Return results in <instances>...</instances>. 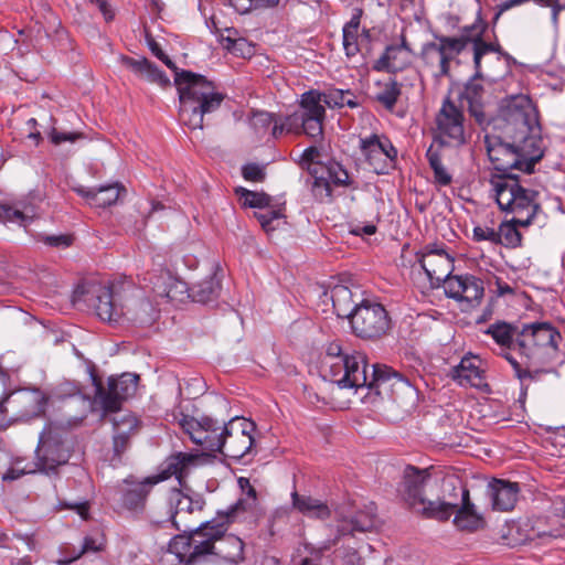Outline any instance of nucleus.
I'll return each instance as SVG.
<instances>
[{"label":"nucleus","mask_w":565,"mask_h":565,"mask_svg":"<svg viewBox=\"0 0 565 565\" xmlns=\"http://www.w3.org/2000/svg\"><path fill=\"white\" fill-rule=\"evenodd\" d=\"M122 64L140 79L166 87L170 84L168 76L146 57H121Z\"/></svg>","instance_id":"obj_31"},{"label":"nucleus","mask_w":565,"mask_h":565,"mask_svg":"<svg viewBox=\"0 0 565 565\" xmlns=\"http://www.w3.org/2000/svg\"><path fill=\"white\" fill-rule=\"evenodd\" d=\"M362 11L358 10L351 20L344 24L342 30L343 49L348 57L355 56L359 51V29L361 24Z\"/></svg>","instance_id":"obj_39"},{"label":"nucleus","mask_w":565,"mask_h":565,"mask_svg":"<svg viewBox=\"0 0 565 565\" xmlns=\"http://www.w3.org/2000/svg\"><path fill=\"white\" fill-rule=\"evenodd\" d=\"M21 463L22 461H17L12 467H10L4 472L2 479L4 481H13L26 473H34L39 471L38 468L34 466V462L32 465H25L23 467H21Z\"/></svg>","instance_id":"obj_54"},{"label":"nucleus","mask_w":565,"mask_h":565,"mask_svg":"<svg viewBox=\"0 0 565 565\" xmlns=\"http://www.w3.org/2000/svg\"><path fill=\"white\" fill-rule=\"evenodd\" d=\"M76 192L83 196L89 205L104 209L115 204L120 195L126 192V189L116 182L99 188H78Z\"/></svg>","instance_id":"obj_27"},{"label":"nucleus","mask_w":565,"mask_h":565,"mask_svg":"<svg viewBox=\"0 0 565 565\" xmlns=\"http://www.w3.org/2000/svg\"><path fill=\"white\" fill-rule=\"evenodd\" d=\"M81 137H82V134H79V132H61V131L56 130L55 128H53L50 134V139H51L52 143H54L56 146L61 145L62 142H65V141L74 142L75 140H77Z\"/></svg>","instance_id":"obj_60"},{"label":"nucleus","mask_w":565,"mask_h":565,"mask_svg":"<svg viewBox=\"0 0 565 565\" xmlns=\"http://www.w3.org/2000/svg\"><path fill=\"white\" fill-rule=\"evenodd\" d=\"M477 78L478 77L475 76L467 83L462 98L468 103L471 116H473L478 122H482L484 119L481 105L483 86L477 82Z\"/></svg>","instance_id":"obj_41"},{"label":"nucleus","mask_w":565,"mask_h":565,"mask_svg":"<svg viewBox=\"0 0 565 565\" xmlns=\"http://www.w3.org/2000/svg\"><path fill=\"white\" fill-rule=\"evenodd\" d=\"M524 526L530 527L529 530H526L527 541L550 540L556 537V535L553 534L552 532L541 529V526L531 525L530 522L525 523Z\"/></svg>","instance_id":"obj_59"},{"label":"nucleus","mask_w":565,"mask_h":565,"mask_svg":"<svg viewBox=\"0 0 565 565\" xmlns=\"http://www.w3.org/2000/svg\"><path fill=\"white\" fill-rule=\"evenodd\" d=\"M129 440H130L129 436H124V435L114 433L113 448H114V455L116 457L120 458L121 455L128 449Z\"/></svg>","instance_id":"obj_61"},{"label":"nucleus","mask_w":565,"mask_h":565,"mask_svg":"<svg viewBox=\"0 0 565 565\" xmlns=\"http://www.w3.org/2000/svg\"><path fill=\"white\" fill-rule=\"evenodd\" d=\"M103 14L106 22H110L115 18V10L107 0H89Z\"/></svg>","instance_id":"obj_62"},{"label":"nucleus","mask_w":565,"mask_h":565,"mask_svg":"<svg viewBox=\"0 0 565 565\" xmlns=\"http://www.w3.org/2000/svg\"><path fill=\"white\" fill-rule=\"evenodd\" d=\"M255 216L262 225L263 230L269 233L276 230L274 222L278 221L284 215L280 210H267L264 212L255 213Z\"/></svg>","instance_id":"obj_51"},{"label":"nucleus","mask_w":565,"mask_h":565,"mask_svg":"<svg viewBox=\"0 0 565 565\" xmlns=\"http://www.w3.org/2000/svg\"><path fill=\"white\" fill-rule=\"evenodd\" d=\"M183 534L175 535L169 543V552L174 554L180 562L185 565H195L194 559L191 558L192 554V540L191 529L185 526L181 527Z\"/></svg>","instance_id":"obj_42"},{"label":"nucleus","mask_w":565,"mask_h":565,"mask_svg":"<svg viewBox=\"0 0 565 565\" xmlns=\"http://www.w3.org/2000/svg\"><path fill=\"white\" fill-rule=\"evenodd\" d=\"M47 403L45 394L38 390H18L11 392L0 403V414L11 420H29L41 416Z\"/></svg>","instance_id":"obj_12"},{"label":"nucleus","mask_w":565,"mask_h":565,"mask_svg":"<svg viewBox=\"0 0 565 565\" xmlns=\"http://www.w3.org/2000/svg\"><path fill=\"white\" fill-rule=\"evenodd\" d=\"M322 367L324 376L341 388L367 387L379 395L383 392L394 395L395 387L408 392L413 390L406 379L386 365L373 364L372 375L369 377L365 354L344 350L339 340L327 345Z\"/></svg>","instance_id":"obj_2"},{"label":"nucleus","mask_w":565,"mask_h":565,"mask_svg":"<svg viewBox=\"0 0 565 565\" xmlns=\"http://www.w3.org/2000/svg\"><path fill=\"white\" fill-rule=\"evenodd\" d=\"M353 333L363 340H377L391 329V319L385 308L377 302L362 300L351 317Z\"/></svg>","instance_id":"obj_11"},{"label":"nucleus","mask_w":565,"mask_h":565,"mask_svg":"<svg viewBox=\"0 0 565 565\" xmlns=\"http://www.w3.org/2000/svg\"><path fill=\"white\" fill-rule=\"evenodd\" d=\"M520 487L516 482L493 479L487 487V494L491 500L492 509L497 511H511L518 501Z\"/></svg>","instance_id":"obj_25"},{"label":"nucleus","mask_w":565,"mask_h":565,"mask_svg":"<svg viewBox=\"0 0 565 565\" xmlns=\"http://www.w3.org/2000/svg\"><path fill=\"white\" fill-rule=\"evenodd\" d=\"M242 175L246 181L263 182L266 178L265 166L247 163L242 168Z\"/></svg>","instance_id":"obj_56"},{"label":"nucleus","mask_w":565,"mask_h":565,"mask_svg":"<svg viewBox=\"0 0 565 565\" xmlns=\"http://www.w3.org/2000/svg\"><path fill=\"white\" fill-rule=\"evenodd\" d=\"M436 127L441 143L461 146L468 141L469 132L463 111L449 98L444 100L436 115Z\"/></svg>","instance_id":"obj_15"},{"label":"nucleus","mask_w":565,"mask_h":565,"mask_svg":"<svg viewBox=\"0 0 565 565\" xmlns=\"http://www.w3.org/2000/svg\"><path fill=\"white\" fill-rule=\"evenodd\" d=\"M521 326L516 323L507 322L503 320H497L495 322L488 326L484 330V334L490 335L493 341L500 347V355L504 359L507 351L515 354L513 347L515 339L519 338Z\"/></svg>","instance_id":"obj_28"},{"label":"nucleus","mask_w":565,"mask_h":565,"mask_svg":"<svg viewBox=\"0 0 565 565\" xmlns=\"http://www.w3.org/2000/svg\"><path fill=\"white\" fill-rule=\"evenodd\" d=\"M95 386L94 402L82 394H74L70 401L65 403V408H71L73 404L81 406L78 415L68 416L66 422L70 426H77L86 418L88 411L93 404L98 405L104 413L117 412L121 402L135 394L139 376L134 373H124L119 377H109L108 386L105 388L102 381L92 375Z\"/></svg>","instance_id":"obj_7"},{"label":"nucleus","mask_w":565,"mask_h":565,"mask_svg":"<svg viewBox=\"0 0 565 565\" xmlns=\"http://www.w3.org/2000/svg\"><path fill=\"white\" fill-rule=\"evenodd\" d=\"M457 508V502L445 500L433 501L423 498V502H418L416 509L413 510L425 519H434L444 522L449 520Z\"/></svg>","instance_id":"obj_34"},{"label":"nucleus","mask_w":565,"mask_h":565,"mask_svg":"<svg viewBox=\"0 0 565 565\" xmlns=\"http://www.w3.org/2000/svg\"><path fill=\"white\" fill-rule=\"evenodd\" d=\"M376 87L375 100L383 105L385 109L393 110L402 94V84L394 78H390L384 82H377Z\"/></svg>","instance_id":"obj_40"},{"label":"nucleus","mask_w":565,"mask_h":565,"mask_svg":"<svg viewBox=\"0 0 565 565\" xmlns=\"http://www.w3.org/2000/svg\"><path fill=\"white\" fill-rule=\"evenodd\" d=\"M454 524L461 531L475 532L484 524L482 515L477 512L473 503L470 502L469 490L461 488V505L455 509Z\"/></svg>","instance_id":"obj_30"},{"label":"nucleus","mask_w":565,"mask_h":565,"mask_svg":"<svg viewBox=\"0 0 565 565\" xmlns=\"http://www.w3.org/2000/svg\"><path fill=\"white\" fill-rule=\"evenodd\" d=\"M67 436V431L55 424H50L43 429L34 462L40 472H55L60 466L67 463L72 452Z\"/></svg>","instance_id":"obj_10"},{"label":"nucleus","mask_w":565,"mask_h":565,"mask_svg":"<svg viewBox=\"0 0 565 565\" xmlns=\"http://www.w3.org/2000/svg\"><path fill=\"white\" fill-rule=\"evenodd\" d=\"M561 339V333L550 322L523 323L513 347L515 354L507 351L504 360L521 383L539 381L543 374L552 372L546 365L556 356Z\"/></svg>","instance_id":"obj_3"},{"label":"nucleus","mask_w":565,"mask_h":565,"mask_svg":"<svg viewBox=\"0 0 565 565\" xmlns=\"http://www.w3.org/2000/svg\"><path fill=\"white\" fill-rule=\"evenodd\" d=\"M411 50L405 41L401 44L388 45L383 55L375 62V71L398 72L409 63Z\"/></svg>","instance_id":"obj_32"},{"label":"nucleus","mask_w":565,"mask_h":565,"mask_svg":"<svg viewBox=\"0 0 565 565\" xmlns=\"http://www.w3.org/2000/svg\"><path fill=\"white\" fill-rule=\"evenodd\" d=\"M462 52L461 44L450 36H438L435 42L426 43L422 50L425 64L436 70V76H448L450 62Z\"/></svg>","instance_id":"obj_19"},{"label":"nucleus","mask_w":565,"mask_h":565,"mask_svg":"<svg viewBox=\"0 0 565 565\" xmlns=\"http://www.w3.org/2000/svg\"><path fill=\"white\" fill-rule=\"evenodd\" d=\"M435 180L440 185H448L451 182V175L447 172L443 163L431 167Z\"/></svg>","instance_id":"obj_64"},{"label":"nucleus","mask_w":565,"mask_h":565,"mask_svg":"<svg viewBox=\"0 0 565 565\" xmlns=\"http://www.w3.org/2000/svg\"><path fill=\"white\" fill-rule=\"evenodd\" d=\"M291 502L294 509L308 518L327 520L331 515V510L326 502L310 495L299 494L297 491H294L291 493Z\"/></svg>","instance_id":"obj_33"},{"label":"nucleus","mask_w":565,"mask_h":565,"mask_svg":"<svg viewBox=\"0 0 565 565\" xmlns=\"http://www.w3.org/2000/svg\"><path fill=\"white\" fill-rule=\"evenodd\" d=\"M216 543L215 556L235 564L244 559V542L238 536L225 532Z\"/></svg>","instance_id":"obj_35"},{"label":"nucleus","mask_w":565,"mask_h":565,"mask_svg":"<svg viewBox=\"0 0 565 565\" xmlns=\"http://www.w3.org/2000/svg\"><path fill=\"white\" fill-rule=\"evenodd\" d=\"M489 183L501 211L514 214L511 221L502 222L498 228L499 245L515 248L521 245L522 235L518 226L533 224L536 214L542 211L540 192L526 188L512 175H491Z\"/></svg>","instance_id":"obj_5"},{"label":"nucleus","mask_w":565,"mask_h":565,"mask_svg":"<svg viewBox=\"0 0 565 565\" xmlns=\"http://www.w3.org/2000/svg\"><path fill=\"white\" fill-rule=\"evenodd\" d=\"M500 118L505 139L486 135L488 158L499 175H512L524 184L512 171L532 173L544 156L539 111L530 97L516 95L503 102Z\"/></svg>","instance_id":"obj_1"},{"label":"nucleus","mask_w":565,"mask_h":565,"mask_svg":"<svg viewBox=\"0 0 565 565\" xmlns=\"http://www.w3.org/2000/svg\"><path fill=\"white\" fill-rule=\"evenodd\" d=\"M329 181H332L335 185L347 186L350 184L349 173L338 162H329L327 166L319 167Z\"/></svg>","instance_id":"obj_47"},{"label":"nucleus","mask_w":565,"mask_h":565,"mask_svg":"<svg viewBox=\"0 0 565 565\" xmlns=\"http://www.w3.org/2000/svg\"><path fill=\"white\" fill-rule=\"evenodd\" d=\"M321 92L311 89L301 95L300 111L291 114V120L296 121L303 134L310 138H320L323 132L326 108L322 105Z\"/></svg>","instance_id":"obj_18"},{"label":"nucleus","mask_w":565,"mask_h":565,"mask_svg":"<svg viewBox=\"0 0 565 565\" xmlns=\"http://www.w3.org/2000/svg\"><path fill=\"white\" fill-rule=\"evenodd\" d=\"M420 267L424 269L433 287L447 285L454 270V257L446 250L444 244H427L416 254Z\"/></svg>","instance_id":"obj_16"},{"label":"nucleus","mask_w":565,"mask_h":565,"mask_svg":"<svg viewBox=\"0 0 565 565\" xmlns=\"http://www.w3.org/2000/svg\"><path fill=\"white\" fill-rule=\"evenodd\" d=\"M127 298L124 303V318L138 326H150L157 317L158 310L153 303L141 292H137L130 285H127Z\"/></svg>","instance_id":"obj_22"},{"label":"nucleus","mask_w":565,"mask_h":565,"mask_svg":"<svg viewBox=\"0 0 565 565\" xmlns=\"http://www.w3.org/2000/svg\"><path fill=\"white\" fill-rule=\"evenodd\" d=\"M375 526L376 515L372 509L367 511H359L350 520H343L341 524L338 525L337 536L333 540L323 543L319 550V556L323 551L337 545L343 536L353 535L355 532H371Z\"/></svg>","instance_id":"obj_24"},{"label":"nucleus","mask_w":565,"mask_h":565,"mask_svg":"<svg viewBox=\"0 0 565 565\" xmlns=\"http://www.w3.org/2000/svg\"><path fill=\"white\" fill-rule=\"evenodd\" d=\"M198 457L188 452H178L166 459L162 470L159 475L147 477L141 480L129 476L124 479L115 490V502L118 509L127 511L132 515H140L146 510L148 497L158 482L172 476L181 480L189 473L194 466Z\"/></svg>","instance_id":"obj_6"},{"label":"nucleus","mask_w":565,"mask_h":565,"mask_svg":"<svg viewBox=\"0 0 565 565\" xmlns=\"http://www.w3.org/2000/svg\"><path fill=\"white\" fill-rule=\"evenodd\" d=\"M114 433L131 437L138 431L139 420L135 415L122 414L113 418Z\"/></svg>","instance_id":"obj_46"},{"label":"nucleus","mask_w":565,"mask_h":565,"mask_svg":"<svg viewBox=\"0 0 565 565\" xmlns=\"http://www.w3.org/2000/svg\"><path fill=\"white\" fill-rule=\"evenodd\" d=\"M271 125V135L274 138H279L285 132H294L300 129L297 122L291 120V115L286 116L281 121L276 120V118L274 117V121Z\"/></svg>","instance_id":"obj_53"},{"label":"nucleus","mask_w":565,"mask_h":565,"mask_svg":"<svg viewBox=\"0 0 565 565\" xmlns=\"http://www.w3.org/2000/svg\"><path fill=\"white\" fill-rule=\"evenodd\" d=\"M481 361L473 355H465L460 363L451 369V379L461 386H471L479 390L488 387L484 371L480 367Z\"/></svg>","instance_id":"obj_23"},{"label":"nucleus","mask_w":565,"mask_h":565,"mask_svg":"<svg viewBox=\"0 0 565 565\" xmlns=\"http://www.w3.org/2000/svg\"><path fill=\"white\" fill-rule=\"evenodd\" d=\"M274 117L275 116L273 114L267 111H256L250 118V125L256 130V132L260 134L266 131L269 126H271Z\"/></svg>","instance_id":"obj_57"},{"label":"nucleus","mask_w":565,"mask_h":565,"mask_svg":"<svg viewBox=\"0 0 565 565\" xmlns=\"http://www.w3.org/2000/svg\"><path fill=\"white\" fill-rule=\"evenodd\" d=\"M335 558L341 562V565H363V558L360 556L356 548L342 545L335 551Z\"/></svg>","instance_id":"obj_49"},{"label":"nucleus","mask_w":565,"mask_h":565,"mask_svg":"<svg viewBox=\"0 0 565 565\" xmlns=\"http://www.w3.org/2000/svg\"><path fill=\"white\" fill-rule=\"evenodd\" d=\"M225 41L226 49L236 55L245 57L253 54V46L247 43L245 39H232L227 36Z\"/></svg>","instance_id":"obj_55"},{"label":"nucleus","mask_w":565,"mask_h":565,"mask_svg":"<svg viewBox=\"0 0 565 565\" xmlns=\"http://www.w3.org/2000/svg\"><path fill=\"white\" fill-rule=\"evenodd\" d=\"M126 284H103L90 281L79 286L73 301L85 302L94 308L98 318L108 323H118L124 318V303L127 298Z\"/></svg>","instance_id":"obj_8"},{"label":"nucleus","mask_w":565,"mask_h":565,"mask_svg":"<svg viewBox=\"0 0 565 565\" xmlns=\"http://www.w3.org/2000/svg\"><path fill=\"white\" fill-rule=\"evenodd\" d=\"M102 547H103L102 541H99L98 539L92 537V536H86L83 541L82 550L75 557H73V561L77 559L81 555H83L85 553H88V552L96 553V552L100 551ZM71 562H72V559L64 561V562H61V564L66 565V564H70Z\"/></svg>","instance_id":"obj_58"},{"label":"nucleus","mask_w":565,"mask_h":565,"mask_svg":"<svg viewBox=\"0 0 565 565\" xmlns=\"http://www.w3.org/2000/svg\"><path fill=\"white\" fill-rule=\"evenodd\" d=\"M169 504L171 509V522L177 530H181L180 520L182 515L191 514L194 511H201L204 500L200 497L193 499L184 494L181 490L173 489L169 494Z\"/></svg>","instance_id":"obj_29"},{"label":"nucleus","mask_w":565,"mask_h":565,"mask_svg":"<svg viewBox=\"0 0 565 565\" xmlns=\"http://www.w3.org/2000/svg\"><path fill=\"white\" fill-rule=\"evenodd\" d=\"M473 52V66L476 70V77L482 76V58L484 55L491 53V46L487 41H481L472 45Z\"/></svg>","instance_id":"obj_52"},{"label":"nucleus","mask_w":565,"mask_h":565,"mask_svg":"<svg viewBox=\"0 0 565 565\" xmlns=\"http://www.w3.org/2000/svg\"><path fill=\"white\" fill-rule=\"evenodd\" d=\"M235 192L243 200L244 206L265 209L271 202L270 196L264 192H255L245 188H237Z\"/></svg>","instance_id":"obj_45"},{"label":"nucleus","mask_w":565,"mask_h":565,"mask_svg":"<svg viewBox=\"0 0 565 565\" xmlns=\"http://www.w3.org/2000/svg\"><path fill=\"white\" fill-rule=\"evenodd\" d=\"M146 39L151 53L175 72L174 84L179 93L181 122L190 129H202L204 115L215 111L224 100V95L204 76L190 71L179 72L160 44L150 35Z\"/></svg>","instance_id":"obj_4"},{"label":"nucleus","mask_w":565,"mask_h":565,"mask_svg":"<svg viewBox=\"0 0 565 565\" xmlns=\"http://www.w3.org/2000/svg\"><path fill=\"white\" fill-rule=\"evenodd\" d=\"M487 29L488 23L482 19L481 14L479 13L473 23L461 28L459 36L450 38L452 40L458 41L461 44L463 51L469 43L473 45L475 43L483 41V35Z\"/></svg>","instance_id":"obj_43"},{"label":"nucleus","mask_w":565,"mask_h":565,"mask_svg":"<svg viewBox=\"0 0 565 565\" xmlns=\"http://www.w3.org/2000/svg\"><path fill=\"white\" fill-rule=\"evenodd\" d=\"M143 280L149 281V286L156 297L167 298L170 301L182 300L186 292L185 282L178 280L169 273H161L159 276H150ZM145 287H148V285Z\"/></svg>","instance_id":"obj_26"},{"label":"nucleus","mask_w":565,"mask_h":565,"mask_svg":"<svg viewBox=\"0 0 565 565\" xmlns=\"http://www.w3.org/2000/svg\"><path fill=\"white\" fill-rule=\"evenodd\" d=\"M220 290V279L216 277V274H213L206 279L193 285L190 289V296L196 302L207 303L217 298Z\"/></svg>","instance_id":"obj_38"},{"label":"nucleus","mask_w":565,"mask_h":565,"mask_svg":"<svg viewBox=\"0 0 565 565\" xmlns=\"http://www.w3.org/2000/svg\"><path fill=\"white\" fill-rule=\"evenodd\" d=\"M331 300L335 315L351 321V317L355 315V309L359 307V303L353 300L352 291L342 285L334 286L331 290Z\"/></svg>","instance_id":"obj_37"},{"label":"nucleus","mask_w":565,"mask_h":565,"mask_svg":"<svg viewBox=\"0 0 565 565\" xmlns=\"http://www.w3.org/2000/svg\"><path fill=\"white\" fill-rule=\"evenodd\" d=\"M42 242L49 246L60 247L70 246L72 239L66 235H47L42 238Z\"/></svg>","instance_id":"obj_63"},{"label":"nucleus","mask_w":565,"mask_h":565,"mask_svg":"<svg viewBox=\"0 0 565 565\" xmlns=\"http://www.w3.org/2000/svg\"><path fill=\"white\" fill-rule=\"evenodd\" d=\"M179 426L186 434L191 441L198 445L203 451L221 452L224 436V425L210 417L196 419L188 415H181Z\"/></svg>","instance_id":"obj_13"},{"label":"nucleus","mask_w":565,"mask_h":565,"mask_svg":"<svg viewBox=\"0 0 565 565\" xmlns=\"http://www.w3.org/2000/svg\"><path fill=\"white\" fill-rule=\"evenodd\" d=\"M360 151L376 174H387L395 169L397 149L385 135L372 134L360 138Z\"/></svg>","instance_id":"obj_14"},{"label":"nucleus","mask_w":565,"mask_h":565,"mask_svg":"<svg viewBox=\"0 0 565 565\" xmlns=\"http://www.w3.org/2000/svg\"><path fill=\"white\" fill-rule=\"evenodd\" d=\"M323 96V103L329 108H358L360 106L359 94L354 90L347 88H337L334 86H330L321 92Z\"/></svg>","instance_id":"obj_36"},{"label":"nucleus","mask_w":565,"mask_h":565,"mask_svg":"<svg viewBox=\"0 0 565 565\" xmlns=\"http://www.w3.org/2000/svg\"><path fill=\"white\" fill-rule=\"evenodd\" d=\"M472 238L476 242L487 241L494 245H499L500 243L498 230L488 225H476L472 231Z\"/></svg>","instance_id":"obj_50"},{"label":"nucleus","mask_w":565,"mask_h":565,"mask_svg":"<svg viewBox=\"0 0 565 565\" xmlns=\"http://www.w3.org/2000/svg\"><path fill=\"white\" fill-rule=\"evenodd\" d=\"M254 430V422L244 417L232 418L227 424H224L221 454L236 460L248 455L255 443L253 437Z\"/></svg>","instance_id":"obj_17"},{"label":"nucleus","mask_w":565,"mask_h":565,"mask_svg":"<svg viewBox=\"0 0 565 565\" xmlns=\"http://www.w3.org/2000/svg\"><path fill=\"white\" fill-rule=\"evenodd\" d=\"M429 482L430 475L427 469L407 466L404 470L403 480L397 488V492L412 509H416L418 502H423L425 488Z\"/></svg>","instance_id":"obj_21"},{"label":"nucleus","mask_w":565,"mask_h":565,"mask_svg":"<svg viewBox=\"0 0 565 565\" xmlns=\"http://www.w3.org/2000/svg\"><path fill=\"white\" fill-rule=\"evenodd\" d=\"M31 221L32 217L26 216L20 210L13 209L10 205L0 204V222L18 223L19 225L26 227Z\"/></svg>","instance_id":"obj_48"},{"label":"nucleus","mask_w":565,"mask_h":565,"mask_svg":"<svg viewBox=\"0 0 565 565\" xmlns=\"http://www.w3.org/2000/svg\"><path fill=\"white\" fill-rule=\"evenodd\" d=\"M483 281L472 275H457L448 278L445 294L459 302H465L467 308L480 303L483 297Z\"/></svg>","instance_id":"obj_20"},{"label":"nucleus","mask_w":565,"mask_h":565,"mask_svg":"<svg viewBox=\"0 0 565 565\" xmlns=\"http://www.w3.org/2000/svg\"><path fill=\"white\" fill-rule=\"evenodd\" d=\"M310 178L307 184L310 186L312 195L320 202L330 200L332 196V189L330 181L324 175V172L319 167L309 168Z\"/></svg>","instance_id":"obj_44"},{"label":"nucleus","mask_w":565,"mask_h":565,"mask_svg":"<svg viewBox=\"0 0 565 565\" xmlns=\"http://www.w3.org/2000/svg\"><path fill=\"white\" fill-rule=\"evenodd\" d=\"M248 505L247 500L239 499L225 511H218L213 520L202 523L194 530L191 529V558L194 559V564L202 556L215 555L218 535L224 534L227 526L235 522L248 509Z\"/></svg>","instance_id":"obj_9"}]
</instances>
